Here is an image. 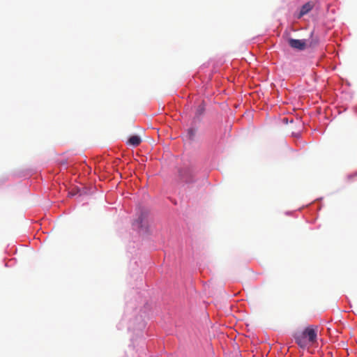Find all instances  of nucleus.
I'll return each mask as SVG.
<instances>
[{"mask_svg":"<svg viewBox=\"0 0 357 357\" xmlns=\"http://www.w3.org/2000/svg\"><path fill=\"white\" fill-rule=\"evenodd\" d=\"M317 327L310 326L303 331H297L294 334L296 342L302 348L305 347L308 344H314L317 341Z\"/></svg>","mask_w":357,"mask_h":357,"instance_id":"nucleus-1","label":"nucleus"},{"mask_svg":"<svg viewBox=\"0 0 357 357\" xmlns=\"http://www.w3.org/2000/svg\"><path fill=\"white\" fill-rule=\"evenodd\" d=\"M133 225L144 232H148L149 227V212L147 211H142Z\"/></svg>","mask_w":357,"mask_h":357,"instance_id":"nucleus-2","label":"nucleus"},{"mask_svg":"<svg viewBox=\"0 0 357 357\" xmlns=\"http://www.w3.org/2000/svg\"><path fill=\"white\" fill-rule=\"evenodd\" d=\"M288 43L291 47L298 50H303L307 46L305 40L289 38Z\"/></svg>","mask_w":357,"mask_h":357,"instance_id":"nucleus-3","label":"nucleus"},{"mask_svg":"<svg viewBox=\"0 0 357 357\" xmlns=\"http://www.w3.org/2000/svg\"><path fill=\"white\" fill-rule=\"evenodd\" d=\"M313 6L314 5L311 2H307L305 3L301 8L299 17H301L304 15L308 13L313 8Z\"/></svg>","mask_w":357,"mask_h":357,"instance_id":"nucleus-4","label":"nucleus"},{"mask_svg":"<svg viewBox=\"0 0 357 357\" xmlns=\"http://www.w3.org/2000/svg\"><path fill=\"white\" fill-rule=\"evenodd\" d=\"M142 142L141 138L137 135H132L128 139V144L133 146H137Z\"/></svg>","mask_w":357,"mask_h":357,"instance_id":"nucleus-5","label":"nucleus"},{"mask_svg":"<svg viewBox=\"0 0 357 357\" xmlns=\"http://www.w3.org/2000/svg\"><path fill=\"white\" fill-rule=\"evenodd\" d=\"M204 111H205V105L204 103H202L201 105H199L197 107V108L196 109L195 117L199 118L200 116H202L204 113Z\"/></svg>","mask_w":357,"mask_h":357,"instance_id":"nucleus-6","label":"nucleus"},{"mask_svg":"<svg viewBox=\"0 0 357 357\" xmlns=\"http://www.w3.org/2000/svg\"><path fill=\"white\" fill-rule=\"evenodd\" d=\"M197 132V130L193 128H190L188 130V135L190 139H193Z\"/></svg>","mask_w":357,"mask_h":357,"instance_id":"nucleus-7","label":"nucleus"},{"mask_svg":"<svg viewBox=\"0 0 357 357\" xmlns=\"http://www.w3.org/2000/svg\"><path fill=\"white\" fill-rule=\"evenodd\" d=\"M180 176H181L182 179L186 182L190 181V178L188 177V175H185L183 174V172H180Z\"/></svg>","mask_w":357,"mask_h":357,"instance_id":"nucleus-8","label":"nucleus"}]
</instances>
